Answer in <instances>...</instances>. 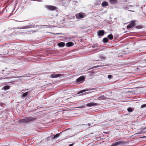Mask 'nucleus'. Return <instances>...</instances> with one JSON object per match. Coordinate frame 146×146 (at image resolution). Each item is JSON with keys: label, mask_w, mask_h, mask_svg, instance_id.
<instances>
[{"label": "nucleus", "mask_w": 146, "mask_h": 146, "mask_svg": "<svg viewBox=\"0 0 146 146\" xmlns=\"http://www.w3.org/2000/svg\"><path fill=\"white\" fill-rule=\"evenodd\" d=\"M123 8L124 9H128L129 8L127 7H123Z\"/></svg>", "instance_id": "nucleus-28"}, {"label": "nucleus", "mask_w": 146, "mask_h": 146, "mask_svg": "<svg viewBox=\"0 0 146 146\" xmlns=\"http://www.w3.org/2000/svg\"><path fill=\"white\" fill-rule=\"evenodd\" d=\"M85 79V78L84 76H82L76 79V81L78 82H80L81 81L84 80Z\"/></svg>", "instance_id": "nucleus-9"}, {"label": "nucleus", "mask_w": 146, "mask_h": 146, "mask_svg": "<svg viewBox=\"0 0 146 146\" xmlns=\"http://www.w3.org/2000/svg\"><path fill=\"white\" fill-rule=\"evenodd\" d=\"M110 3L112 4H116L117 3V0H109Z\"/></svg>", "instance_id": "nucleus-14"}, {"label": "nucleus", "mask_w": 146, "mask_h": 146, "mask_svg": "<svg viewBox=\"0 0 146 146\" xmlns=\"http://www.w3.org/2000/svg\"><path fill=\"white\" fill-rule=\"evenodd\" d=\"M10 86H4L3 89L4 90H8L10 89Z\"/></svg>", "instance_id": "nucleus-17"}, {"label": "nucleus", "mask_w": 146, "mask_h": 146, "mask_svg": "<svg viewBox=\"0 0 146 146\" xmlns=\"http://www.w3.org/2000/svg\"><path fill=\"white\" fill-rule=\"evenodd\" d=\"M112 76L111 75H109L108 76V78L109 79L111 78H112Z\"/></svg>", "instance_id": "nucleus-24"}, {"label": "nucleus", "mask_w": 146, "mask_h": 146, "mask_svg": "<svg viewBox=\"0 0 146 146\" xmlns=\"http://www.w3.org/2000/svg\"><path fill=\"white\" fill-rule=\"evenodd\" d=\"M136 27L138 29H140L141 28V27L139 26H137Z\"/></svg>", "instance_id": "nucleus-26"}, {"label": "nucleus", "mask_w": 146, "mask_h": 146, "mask_svg": "<svg viewBox=\"0 0 146 146\" xmlns=\"http://www.w3.org/2000/svg\"><path fill=\"white\" fill-rule=\"evenodd\" d=\"M128 11H131V12H134V11H133L131 10H129Z\"/></svg>", "instance_id": "nucleus-30"}, {"label": "nucleus", "mask_w": 146, "mask_h": 146, "mask_svg": "<svg viewBox=\"0 0 146 146\" xmlns=\"http://www.w3.org/2000/svg\"><path fill=\"white\" fill-rule=\"evenodd\" d=\"M146 137V136H143V137H142V138H145Z\"/></svg>", "instance_id": "nucleus-31"}, {"label": "nucleus", "mask_w": 146, "mask_h": 146, "mask_svg": "<svg viewBox=\"0 0 146 146\" xmlns=\"http://www.w3.org/2000/svg\"><path fill=\"white\" fill-rule=\"evenodd\" d=\"M74 144V143H72V144H70V145H69L68 146H73Z\"/></svg>", "instance_id": "nucleus-27"}, {"label": "nucleus", "mask_w": 146, "mask_h": 146, "mask_svg": "<svg viewBox=\"0 0 146 146\" xmlns=\"http://www.w3.org/2000/svg\"><path fill=\"white\" fill-rule=\"evenodd\" d=\"M60 134V133L56 134V135H54L53 137H52V138H56L58 137L59 136Z\"/></svg>", "instance_id": "nucleus-19"}, {"label": "nucleus", "mask_w": 146, "mask_h": 146, "mask_svg": "<svg viewBox=\"0 0 146 146\" xmlns=\"http://www.w3.org/2000/svg\"><path fill=\"white\" fill-rule=\"evenodd\" d=\"M98 105V104L97 103H94L93 102H90L87 104L85 105L88 107H91L93 106H97Z\"/></svg>", "instance_id": "nucleus-5"}, {"label": "nucleus", "mask_w": 146, "mask_h": 146, "mask_svg": "<svg viewBox=\"0 0 146 146\" xmlns=\"http://www.w3.org/2000/svg\"><path fill=\"white\" fill-rule=\"evenodd\" d=\"M102 58H104V59H105V57H102Z\"/></svg>", "instance_id": "nucleus-32"}, {"label": "nucleus", "mask_w": 146, "mask_h": 146, "mask_svg": "<svg viewBox=\"0 0 146 146\" xmlns=\"http://www.w3.org/2000/svg\"><path fill=\"white\" fill-rule=\"evenodd\" d=\"M88 126H90L91 125V124L90 123H88Z\"/></svg>", "instance_id": "nucleus-29"}, {"label": "nucleus", "mask_w": 146, "mask_h": 146, "mask_svg": "<svg viewBox=\"0 0 146 146\" xmlns=\"http://www.w3.org/2000/svg\"><path fill=\"white\" fill-rule=\"evenodd\" d=\"M135 25V21H131L130 23L127 26V29H130L134 27Z\"/></svg>", "instance_id": "nucleus-2"}, {"label": "nucleus", "mask_w": 146, "mask_h": 146, "mask_svg": "<svg viewBox=\"0 0 146 146\" xmlns=\"http://www.w3.org/2000/svg\"><path fill=\"white\" fill-rule=\"evenodd\" d=\"M74 45V43L72 42H69L66 43V47H70L73 46Z\"/></svg>", "instance_id": "nucleus-12"}, {"label": "nucleus", "mask_w": 146, "mask_h": 146, "mask_svg": "<svg viewBox=\"0 0 146 146\" xmlns=\"http://www.w3.org/2000/svg\"><path fill=\"white\" fill-rule=\"evenodd\" d=\"M61 75L60 74H54L50 75V77L52 78H57L60 76Z\"/></svg>", "instance_id": "nucleus-7"}, {"label": "nucleus", "mask_w": 146, "mask_h": 146, "mask_svg": "<svg viewBox=\"0 0 146 146\" xmlns=\"http://www.w3.org/2000/svg\"><path fill=\"white\" fill-rule=\"evenodd\" d=\"M107 99L106 97L104 95H102L100 96L97 99L100 100H106Z\"/></svg>", "instance_id": "nucleus-8"}, {"label": "nucleus", "mask_w": 146, "mask_h": 146, "mask_svg": "<svg viewBox=\"0 0 146 146\" xmlns=\"http://www.w3.org/2000/svg\"><path fill=\"white\" fill-rule=\"evenodd\" d=\"M108 39L107 38H104L103 39V42L104 43H107L108 42Z\"/></svg>", "instance_id": "nucleus-16"}, {"label": "nucleus", "mask_w": 146, "mask_h": 146, "mask_svg": "<svg viewBox=\"0 0 146 146\" xmlns=\"http://www.w3.org/2000/svg\"><path fill=\"white\" fill-rule=\"evenodd\" d=\"M102 5L103 7H106L108 5V3L107 2L104 1L102 4Z\"/></svg>", "instance_id": "nucleus-15"}, {"label": "nucleus", "mask_w": 146, "mask_h": 146, "mask_svg": "<svg viewBox=\"0 0 146 146\" xmlns=\"http://www.w3.org/2000/svg\"><path fill=\"white\" fill-rule=\"evenodd\" d=\"M145 107H146V104H143L141 106V108H143Z\"/></svg>", "instance_id": "nucleus-23"}, {"label": "nucleus", "mask_w": 146, "mask_h": 146, "mask_svg": "<svg viewBox=\"0 0 146 146\" xmlns=\"http://www.w3.org/2000/svg\"><path fill=\"white\" fill-rule=\"evenodd\" d=\"M33 119L32 117H26L19 120V122L24 123H29L33 120Z\"/></svg>", "instance_id": "nucleus-1"}, {"label": "nucleus", "mask_w": 146, "mask_h": 146, "mask_svg": "<svg viewBox=\"0 0 146 146\" xmlns=\"http://www.w3.org/2000/svg\"><path fill=\"white\" fill-rule=\"evenodd\" d=\"M87 91V90H82L80 91V92L79 93H82V92H86V91Z\"/></svg>", "instance_id": "nucleus-22"}, {"label": "nucleus", "mask_w": 146, "mask_h": 146, "mask_svg": "<svg viewBox=\"0 0 146 146\" xmlns=\"http://www.w3.org/2000/svg\"><path fill=\"white\" fill-rule=\"evenodd\" d=\"M108 37L110 40H112L113 38V35L112 34H110L108 36Z\"/></svg>", "instance_id": "nucleus-18"}, {"label": "nucleus", "mask_w": 146, "mask_h": 146, "mask_svg": "<svg viewBox=\"0 0 146 146\" xmlns=\"http://www.w3.org/2000/svg\"><path fill=\"white\" fill-rule=\"evenodd\" d=\"M46 7L48 10L51 11H54L57 9L55 6L52 5H47Z\"/></svg>", "instance_id": "nucleus-3"}, {"label": "nucleus", "mask_w": 146, "mask_h": 146, "mask_svg": "<svg viewBox=\"0 0 146 146\" xmlns=\"http://www.w3.org/2000/svg\"><path fill=\"white\" fill-rule=\"evenodd\" d=\"M65 45V43L63 42H59L58 44V45L60 47H64Z\"/></svg>", "instance_id": "nucleus-13"}, {"label": "nucleus", "mask_w": 146, "mask_h": 146, "mask_svg": "<svg viewBox=\"0 0 146 146\" xmlns=\"http://www.w3.org/2000/svg\"><path fill=\"white\" fill-rule=\"evenodd\" d=\"M124 142L122 141H119L113 143L110 146H116L119 144H124Z\"/></svg>", "instance_id": "nucleus-6"}, {"label": "nucleus", "mask_w": 146, "mask_h": 146, "mask_svg": "<svg viewBox=\"0 0 146 146\" xmlns=\"http://www.w3.org/2000/svg\"><path fill=\"white\" fill-rule=\"evenodd\" d=\"M1 74H2L1 75H0V80L10 78H9L8 77H7L5 76L4 75V74H3V73H2ZM1 74L0 73V75H1Z\"/></svg>", "instance_id": "nucleus-11"}, {"label": "nucleus", "mask_w": 146, "mask_h": 146, "mask_svg": "<svg viewBox=\"0 0 146 146\" xmlns=\"http://www.w3.org/2000/svg\"><path fill=\"white\" fill-rule=\"evenodd\" d=\"M127 111L129 112H132L133 110L131 108H129L127 109Z\"/></svg>", "instance_id": "nucleus-21"}, {"label": "nucleus", "mask_w": 146, "mask_h": 146, "mask_svg": "<svg viewBox=\"0 0 146 146\" xmlns=\"http://www.w3.org/2000/svg\"><path fill=\"white\" fill-rule=\"evenodd\" d=\"M104 34V30L99 31L98 32V35L100 36H102Z\"/></svg>", "instance_id": "nucleus-10"}, {"label": "nucleus", "mask_w": 146, "mask_h": 146, "mask_svg": "<svg viewBox=\"0 0 146 146\" xmlns=\"http://www.w3.org/2000/svg\"><path fill=\"white\" fill-rule=\"evenodd\" d=\"M104 66V65H101V66H95L94 67V68H96V67H99V66Z\"/></svg>", "instance_id": "nucleus-25"}, {"label": "nucleus", "mask_w": 146, "mask_h": 146, "mask_svg": "<svg viewBox=\"0 0 146 146\" xmlns=\"http://www.w3.org/2000/svg\"><path fill=\"white\" fill-rule=\"evenodd\" d=\"M76 17L77 19H79L84 18V16L82 13H80L77 14L76 15Z\"/></svg>", "instance_id": "nucleus-4"}, {"label": "nucleus", "mask_w": 146, "mask_h": 146, "mask_svg": "<svg viewBox=\"0 0 146 146\" xmlns=\"http://www.w3.org/2000/svg\"><path fill=\"white\" fill-rule=\"evenodd\" d=\"M28 94V92H26L23 93V97H25L27 96Z\"/></svg>", "instance_id": "nucleus-20"}]
</instances>
